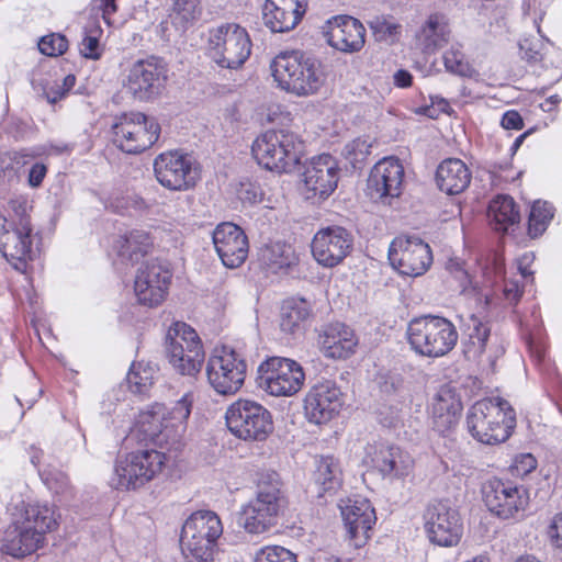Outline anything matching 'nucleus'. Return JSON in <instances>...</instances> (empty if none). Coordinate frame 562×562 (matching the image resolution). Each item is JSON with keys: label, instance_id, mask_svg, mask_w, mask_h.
<instances>
[{"label": "nucleus", "instance_id": "nucleus-53", "mask_svg": "<svg viewBox=\"0 0 562 562\" xmlns=\"http://www.w3.org/2000/svg\"><path fill=\"white\" fill-rule=\"evenodd\" d=\"M237 193L238 198L243 202H248L250 204L259 203L263 199V191L261 187L257 182L252 181L240 182Z\"/></svg>", "mask_w": 562, "mask_h": 562}, {"label": "nucleus", "instance_id": "nucleus-1", "mask_svg": "<svg viewBox=\"0 0 562 562\" xmlns=\"http://www.w3.org/2000/svg\"><path fill=\"white\" fill-rule=\"evenodd\" d=\"M288 506L283 482L276 471L259 474L255 497L241 506L237 524L247 533L261 535L278 524Z\"/></svg>", "mask_w": 562, "mask_h": 562}, {"label": "nucleus", "instance_id": "nucleus-59", "mask_svg": "<svg viewBox=\"0 0 562 562\" xmlns=\"http://www.w3.org/2000/svg\"><path fill=\"white\" fill-rule=\"evenodd\" d=\"M501 125L505 130L520 131L524 127V120L516 110H508L503 114Z\"/></svg>", "mask_w": 562, "mask_h": 562}, {"label": "nucleus", "instance_id": "nucleus-28", "mask_svg": "<svg viewBox=\"0 0 562 562\" xmlns=\"http://www.w3.org/2000/svg\"><path fill=\"white\" fill-rule=\"evenodd\" d=\"M342 406V393L334 381L325 380L311 387L304 400V411L311 423L331 420Z\"/></svg>", "mask_w": 562, "mask_h": 562}, {"label": "nucleus", "instance_id": "nucleus-10", "mask_svg": "<svg viewBox=\"0 0 562 562\" xmlns=\"http://www.w3.org/2000/svg\"><path fill=\"white\" fill-rule=\"evenodd\" d=\"M165 352L173 370L188 376H195L201 371L205 359L199 335L183 322H176L168 329Z\"/></svg>", "mask_w": 562, "mask_h": 562}, {"label": "nucleus", "instance_id": "nucleus-45", "mask_svg": "<svg viewBox=\"0 0 562 562\" xmlns=\"http://www.w3.org/2000/svg\"><path fill=\"white\" fill-rule=\"evenodd\" d=\"M445 68L448 72L460 76L471 77L473 68L467 61L460 47L452 45L442 56Z\"/></svg>", "mask_w": 562, "mask_h": 562}, {"label": "nucleus", "instance_id": "nucleus-3", "mask_svg": "<svg viewBox=\"0 0 562 562\" xmlns=\"http://www.w3.org/2000/svg\"><path fill=\"white\" fill-rule=\"evenodd\" d=\"M192 408V396L184 394L172 407L155 404L150 409L140 413L138 431L144 440L167 451H179L187 431L188 419Z\"/></svg>", "mask_w": 562, "mask_h": 562}, {"label": "nucleus", "instance_id": "nucleus-58", "mask_svg": "<svg viewBox=\"0 0 562 562\" xmlns=\"http://www.w3.org/2000/svg\"><path fill=\"white\" fill-rule=\"evenodd\" d=\"M449 102L439 95H430V106L425 109V114L429 117H437L440 113H449Z\"/></svg>", "mask_w": 562, "mask_h": 562}, {"label": "nucleus", "instance_id": "nucleus-47", "mask_svg": "<svg viewBox=\"0 0 562 562\" xmlns=\"http://www.w3.org/2000/svg\"><path fill=\"white\" fill-rule=\"evenodd\" d=\"M37 45L42 54L56 57L66 53L68 49V40L59 33H53L43 36Z\"/></svg>", "mask_w": 562, "mask_h": 562}, {"label": "nucleus", "instance_id": "nucleus-64", "mask_svg": "<svg viewBox=\"0 0 562 562\" xmlns=\"http://www.w3.org/2000/svg\"><path fill=\"white\" fill-rule=\"evenodd\" d=\"M533 260V255L525 254L521 256V258L518 259V270L520 273V278L525 279L527 277H532L533 272L528 269V265Z\"/></svg>", "mask_w": 562, "mask_h": 562}, {"label": "nucleus", "instance_id": "nucleus-46", "mask_svg": "<svg viewBox=\"0 0 562 562\" xmlns=\"http://www.w3.org/2000/svg\"><path fill=\"white\" fill-rule=\"evenodd\" d=\"M254 562H297L296 555L281 546H267L255 555Z\"/></svg>", "mask_w": 562, "mask_h": 562}, {"label": "nucleus", "instance_id": "nucleus-31", "mask_svg": "<svg viewBox=\"0 0 562 562\" xmlns=\"http://www.w3.org/2000/svg\"><path fill=\"white\" fill-rule=\"evenodd\" d=\"M327 43L342 53H357L366 43V29L358 20L349 15H338L328 21L325 33Z\"/></svg>", "mask_w": 562, "mask_h": 562}, {"label": "nucleus", "instance_id": "nucleus-29", "mask_svg": "<svg viewBox=\"0 0 562 562\" xmlns=\"http://www.w3.org/2000/svg\"><path fill=\"white\" fill-rule=\"evenodd\" d=\"M213 244L223 265L234 269L248 257V238L244 231L229 222L218 224L213 232Z\"/></svg>", "mask_w": 562, "mask_h": 562}, {"label": "nucleus", "instance_id": "nucleus-52", "mask_svg": "<svg viewBox=\"0 0 562 562\" xmlns=\"http://www.w3.org/2000/svg\"><path fill=\"white\" fill-rule=\"evenodd\" d=\"M370 26L379 41H389L395 37L401 30L400 24L384 18H375L371 21Z\"/></svg>", "mask_w": 562, "mask_h": 562}, {"label": "nucleus", "instance_id": "nucleus-62", "mask_svg": "<svg viewBox=\"0 0 562 562\" xmlns=\"http://www.w3.org/2000/svg\"><path fill=\"white\" fill-rule=\"evenodd\" d=\"M98 8L102 11V18L106 24H111L110 18L117 11L116 0H94Z\"/></svg>", "mask_w": 562, "mask_h": 562}, {"label": "nucleus", "instance_id": "nucleus-57", "mask_svg": "<svg viewBox=\"0 0 562 562\" xmlns=\"http://www.w3.org/2000/svg\"><path fill=\"white\" fill-rule=\"evenodd\" d=\"M548 537L554 548L562 550V513L553 517L548 528Z\"/></svg>", "mask_w": 562, "mask_h": 562}, {"label": "nucleus", "instance_id": "nucleus-13", "mask_svg": "<svg viewBox=\"0 0 562 562\" xmlns=\"http://www.w3.org/2000/svg\"><path fill=\"white\" fill-rule=\"evenodd\" d=\"M114 144L124 153L139 154L159 138L160 125L142 112L123 113L112 126Z\"/></svg>", "mask_w": 562, "mask_h": 562}, {"label": "nucleus", "instance_id": "nucleus-48", "mask_svg": "<svg viewBox=\"0 0 562 562\" xmlns=\"http://www.w3.org/2000/svg\"><path fill=\"white\" fill-rule=\"evenodd\" d=\"M45 485L55 494H67L70 491V482L66 473L59 470L40 471Z\"/></svg>", "mask_w": 562, "mask_h": 562}, {"label": "nucleus", "instance_id": "nucleus-42", "mask_svg": "<svg viewBox=\"0 0 562 562\" xmlns=\"http://www.w3.org/2000/svg\"><path fill=\"white\" fill-rule=\"evenodd\" d=\"M200 0H172L171 21L177 29L187 30L201 15Z\"/></svg>", "mask_w": 562, "mask_h": 562}, {"label": "nucleus", "instance_id": "nucleus-9", "mask_svg": "<svg viewBox=\"0 0 562 562\" xmlns=\"http://www.w3.org/2000/svg\"><path fill=\"white\" fill-rule=\"evenodd\" d=\"M223 533L220 517L211 510L193 513L183 524L180 546L189 562H212L217 539Z\"/></svg>", "mask_w": 562, "mask_h": 562}, {"label": "nucleus", "instance_id": "nucleus-38", "mask_svg": "<svg viewBox=\"0 0 562 562\" xmlns=\"http://www.w3.org/2000/svg\"><path fill=\"white\" fill-rule=\"evenodd\" d=\"M313 316L312 304L303 297H290L281 307V330L294 334L301 330L305 323Z\"/></svg>", "mask_w": 562, "mask_h": 562}, {"label": "nucleus", "instance_id": "nucleus-23", "mask_svg": "<svg viewBox=\"0 0 562 562\" xmlns=\"http://www.w3.org/2000/svg\"><path fill=\"white\" fill-rule=\"evenodd\" d=\"M391 265L403 276L424 274L432 262V254L427 243L418 237L395 239L389 249Z\"/></svg>", "mask_w": 562, "mask_h": 562}, {"label": "nucleus", "instance_id": "nucleus-12", "mask_svg": "<svg viewBox=\"0 0 562 562\" xmlns=\"http://www.w3.org/2000/svg\"><path fill=\"white\" fill-rule=\"evenodd\" d=\"M251 42L238 24H222L210 31L207 53L221 68L237 69L249 57Z\"/></svg>", "mask_w": 562, "mask_h": 562}, {"label": "nucleus", "instance_id": "nucleus-56", "mask_svg": "<svg viewBox=\"0 0 562 562\" xmlns=\"http://www.w3.org/2000/svg\"><path fill=\"white\" fill-rule=\"evenodd\" d=\"M79 52L86 58L99 59L101 57V49L98 36L86 32L79 44Z\"/></svg>", "mask_w": 562, "mask_h": 562}, {"label": "nucleus", "instance_id": "nucleus-6", "mask_svg": "<svg viewBox=\"0 0 562 562\" xmlns=\"http://www.w3.org/2000/svg\"><path fill=\"white\" fill-rule=\"evenodd\" d=\"M406 336L411 348L427 358L448 355L459 338L457 327L450 319L434 314L413 318L407 325Z\"/></svg>", "mask_w": 562, "mask_h": 562}, {"label": "nucleus", "instance_id": "nucleus-36", "mask_svg": "<svg viewBox=\"0 0 562 562\" xmlns=\"http://www.w3.org/2000/svg\"><path fill=\"white\" fill-rule=\"evenodd\" d=\"M450 30L443 14L432 13L422 24L415 34L419 48L426 54H432L449 41Z\"/></svg>", "mask_w": 562, "mask_h": 562}, {"label": "nucleus", "instance_id": "nucleus-22", "mask_svg": "<svg viewBox=\"0 0 562 562\" xmlns=\"http://www.w3.org/2000/svg\"><path fill=\"white\" fill-rule=\"evenodd\" d=\"M424 517L431 542L441 547H453L459 543L463 525L456 508L446 502H436L427 507Z\"/></svg>", "mask_w": 562, "mask_h": 562}, {"label": "nucleus", "instance_id": "nucleus-7", "mask_svg": "<svg viewBox=\"0 0 562 562\" xmlns=\"http://www.w3.org/2000/svg\"><path fill=\"white\" fill-rule=\"evenodd\" d=\"M166 461L164 451L147 446L120 453L114 462L110 484L121 491L138 490L161 473Z\"/></svg>", "mask_w": 562, "mask_h": 562}, {"label": "nucleus", "instance_id": "nucleus-61", "mask_svg": "<svg viewBox=\"0 0 562 562\" xmlns=\"http://www.w3.org/2000/svg\"><path fill=\"white\" fill-rule=\"evenodd\" d=\"M9 206L14 214L12 220H14L16 223H21L22 220L31 223L30 215L27 214V204L25 201L11 200Z\"/></svg>", "mask_w": 562, "mask_h": 562}, {"label": "nucleus", "instance_id": "nucleus-15", "mask_svg": "<svg viewBox=\"0 0 562 562\" xmlns=\"http://www.w3.org/2000/svg\"><path fill=\"white\" fill-rule=\"evenodd\" d=\"M305 373L294 360L272 357L258 368V386L272 396H292L304 385Z\"/></svg>", "mask_w": 562, "mask_h": 562}, {"label": "nucleus", "instance_id": "nucleus-54", "mask_svg": "<svg viewBox=\"0 0 562 562\" xmlns=\"http://www.w3.org/2000/svg\"><path fill=\"white\" fill-rule=\"evenodd\" d=\"M503 282V296L504 300L510 304L516 305L520 301L524 293V285L516 278H504Z\"/></svg>", "mask_w": 562, "mask_h": 562}, {"label": "nucleus", "instance_id": "nucleus-51", "mask_svg": "<svg viewBox=\"0 0 562 562\" xmlns=\"http://www.w3.org/2000/svg\"><path fill=\"white\" fill-rule=\"evenodd\" d=\"M344 153L346 158L356 166L370 155L371 145L366 139L356 138L345 146Z\"/></svg>", "mask_w": 562, "mask_h": 562}, {"label": "nucleus", "instance_id": "nucleus-25", "mask_svg": "<svg viewBox=\"0 0 562 562\" xmlns=\"http://www.w3.org/2000/svg\"><path fill=\"white\" fill-rule=\"evenodd\" d=\"M340 510L350 546L363 548L376 522L374 507L367 498H348L340 505Z\"/></svg>", "mask_w": 562, "mask_h": 562}, {"label": "nucleus", "instance_id": "nucleus-17", "mask_svg": "<svg viewBox=\"0 0 562 562\" xmlns=\"http://www.w3.org/2000/svg\"><path fill=\"white\" fill-rule=\"evenodd\" d=\"M154 175L170 191H188L200 180V169L192 156L179 150L159 154L154 159Z\"/></svg>", "mask_w": 562, "mask_h": 562}, {"label": "nucleus", "instance_id": "nucleus-16", "mask_svg": "<svg viewBox=\"0 0 562 562\" xmlns=\"http://www.w3.org/2000/svg\"><path fill=\"white\" fill-rule=\"evenodd\" d=\"M483 499L487 509L503 520L522 519L529 505V494L525 486L498 479L484 484Z\"/></svg>", "mask_w": 562, "mask_h": 562}, {"label": "nucleus", "instance_id": "nucleus-39", "mask_svg": "<svg viewBox=\"0 0 562 562\" xmlns=\"http://www.w3.org/2000/svg\"><path fill=\"white\" fill-rule=\"evenodd\" d=\"M151 246L153 240L147 232L134 229L119 238L117 252L121 257L137 262L149 251Z\"/></svg>", "mask_w": 562, "mask_h": 562}, {"label": "nucleus", "instance_id": "nucleus-40", "mask_svg": "<svg viewBox=\"0 0 562 562\" xmlns=\"http://www.w3.org/2000/svg\"><path fill=\"white\" fill-rule=\"evenodd\" d=\"M260 261L270 271L277 273L288 269L296 262L291 245L277 241L266 245L260 252Z\"/></svg>", "mask_w": 562, "mask_h": 562}, {"label": "nucleus", "instance_id": "nucleus-20", "mask_svg": "<svg viewBox=\"0 0 562 562\" xmlns=\"http://www.w3.org/2000/svg\"><path fill=\"white\" fill-rule=\"evenodd\" d=\"M171 281L172 270L168 263L147 261L135 276L134 291L138 303L148 307L160 305L168 295Z\"/></svg>", "mask_w": 562, "mask_h": 562}, {"label": "nucleus", "instance_id": "nucleus-43", "mask_svg": "<svg viewBox=\"0 0 562 562\" xmlns=\"http://www.w3.org/2000/svg\"><path fill=\"white\" fill-rule=\"evenodd\" d=\"M554 215V207L547 201H535L528 218V234L535 238L542 235Z\"/></svg>", "mask_w": 562, "mask_h": 562}, {"label": "nucleus", "instance_id": "nucleus-49", "mask_svg": "<svg viewBox=\"0 0 562 562\" xmlns=\"http://www.w3.org/2000/svg\"><path fill=\"white\" fill-rule=\"evenodd\" d=\"M483 277L490 285H494L506 278L504 258L497 254L488 257L483 268Z\"/></svg>", "mask_w": 562, "mask_h": 562}, {"label": "nucleus", "instance_id": "nucleus-55", "mask_svg": "<svg viewBox=\"0 0 562 562\" xmlns=\"http://www.w3.org/2000/svg\"><path fill=\"white\" fill-rule=\"evenodd\" d=\"M537 468V460L531 453H521L515 457L510 470L516 476H525Z\"/></svg>", "mask_w": 562, "mask_h": 562}, {"label": "nucleus", "instance_id": "nucleus-37", "mask_svg": "<svg viewBox=\"0 0 562 562\" xmlns=\"http://www.w3.org/2000/svg\"><path fill=\"white\" fill-rule=\"evenodd\" d=\"M313 480L317 486V497L334 495L342 484V471L339 461L331 456L322 457L317 461Z\"/></svg>", "mask_w": 562, "mask_h": 562}, {"label": "nucleus", "instance_id": "nucleus-21", "mask_svg": "<svg viewBox=\"0 0 562 562\" xmlns=\"http://www.w3.org/2000/svg\"><path fill=\"white\" fill-rule=\"evenodd\" d=\"M364 463L384 480H404L414 468L411 454L395 445L373 443L366 448Z\"/></svg>", "mask_w": 562, "mask_h": 562}, {"label": "nucleus", "instance_id": "nucleus-24", "mask_svg": "<svg viewBox=\"0 0 562 562\" xmlns=\"http://www.w3.org/2000/svg\"><path fill=\"white\" fill-rule=\"evenodd\" d=\"M464 357L477 363L482 369L493 370L496 360L504 353V348L492 339L491 326L475 315L468 324V339L463 344Z\"/></svg>", "mask_w": 562, "mask_h": 562}, {"label": "nucleus", "instance_id": "nucleus-41", "mask_svg": "<svg viewBox=\"0 0 562 562\" xmlns=\"http://www.w3.org/2000/svg\"><path fill=\"white\" fill-rule=\"evenodd\" d=\"M488 216L495 222V228L502 232H506L509 226L519 223L520 220L519 210L509 195H497L492 200Z\"/></svg>", "mask_w": 562, "mask_h": 562}, {"label": "nucleus", "instance_id": "nucleus-14", "mask_svg": "<svg viewBox=\"0 0 562 562\" xmlns=\"http://www.w3.org/2000/svg\"><path fill=\"white\" fill-rule=\"evenodd\" d=\"M246 371L244 357L226 346L216 348L206 364L209 383L222 395L238 392L245 382Z\"/></svg>", "mask_w": 562, "mask_h": 562}, {"label": "nucleus", "instance_id": "nucleus-35", "mask_svg": "<svg viewBox=\"0 0 562 562\" xmlns=\"http://www.w3.org/2000/svg\"><path fill=\"white\" fill-rule=\"evenodd\" d=\"M471 171L459 158H447L436 170V183L441 192L456 195L463 192L471 182Z\"/></svg>", "mask_w": 562, "mask_h": 562}, {"label": "nucleus", "instance_id": "nucleus-32", "mask_svg": "<svg viewBox=\"0 0 562 562\" xmlns=\"http://www.w3.org/2000/svg\"><path fill=\"white\" fill-rule=\"evenodd\" d=\"M307 9V0H266L262 8L265 25L273 33L293 30Z\"/></svg>", "mask_w": 562, "mask_h": 562}, {"label": "nucleus", "instance_id": "nucleus-27", "mask_svg": "<svg viewBox=\"0 0 562 562\" xmlns=\"http://www.w3.org/2000/svg\"><path fill=\"white\" fill-rule=\"evenodd\" d=\"M352 235L341 226L319 229L312 240V254L324 267L339 265L352 248Z\"/></svg>", "mask_w": 562, "mask_h": 562}, {"label": "nucleus", "instance_id": "nucleus-26", "mask_svg": "<svg viewBox=\"0 0 562 562\" xmlns=\"http://www.w3.org/2000/svg\"><path fill=\"white\" fill-rule=\"evenodd\" d=\"M340 178V168L337 159L329 154L313 157L305 166L303 181L307 199H327L334 193Z\"/></svg>", "mask_w": 562, "mask_h": 562}, {"label": "nucleus", "instance_id": "nucleus-30", "mask_svg": "<svg viewBox=\"0 0 562 562\" xmlns=\"http://www.w3.org/2000/svg\"><path fill=\"white\" fill-rule=\"evenodd\" d=\"M404 167L397 158L385 157L378 161L368 178L372 196L397 198L403 190Z\"/></svg>", "mask_w": 562, "mask_h": 562}, {"label": "nucleus", "instance_id": "nucleus-5", "mask_svg": "<svg viewBox=\"0 0 562 562\" xmlns=\"http://www.w3.org/2000/svg\"><path fill=\"white\" fill-rule=\"evenodd\" d=\"M467 427L471 436L485 445L505 442L516 427V414L502 397L483 398L468 411Z\"/></svg>", "mask_w": 562, "mask_h": 562}, {"label": "nucleus", "instance_id": "nucleus-4", "mask_svg": "<svg viewBox=\"0 0 562 562\" xmlns=\"http://www.w3.org/2000/svg\"><path fill=\"white\" fill-rule=\"evenodd\" d=\"M270 68L278 87L299 97L316 93L324 83L321 64L302 50L281 52Z\"/></svg>", "mask_w": 562, "mask_h": 562}, {"label": "nucleus", "instance_id": "nucleus-19", "mask_svg": "<svg viewBox=\"0 0 562 562\" xmlns=\"http://www.w3.org/2000/svg\"><path fill=\"white\" fill-rule=\"evenodd\" d=\"M32 225L25 220L16 223L0 215V251L20 272H25L27 261L33 259Z\"/></svg>", "mask_w": 562, "mask_h": 562}, {"label": "nucleus", "instance_id": "nucleus-34", "mask_svg": "<svg viewBox=\"0 0 562 562\" xmlns=\"http://www.w3.org/2000/svg\"><path fill=\"white\" fill-rule=\"evenodd\" d=\"M462 411V403L454 390L442 386L438 390L431 403L434 429L445 435L458 424Z\"/></svg>", "mask_w": 562, "mask_h": 562}, {"label": "nucleus", "instance_id": "nucleus-63", "mask_svg": "<svg viewBox=\"0 0 562 562\" xmlns=\"http://www.w3.org/2000/svg\"><path fill=\"white\" fill-rule=\"evenodd\" d=\"M47 101L52 104L58 102L59 100L64 99L66 97V92L63 90V88L59 87V83L56 82L54 86L49 87L44 92Z\"/></svg>", "mask_w": 562, "mask_h": 562}, {"label": "nucleus", "instance_id": "nucleus-11", "mask_svg": "<svg viewBox=\"0 0 562 562\" xmlns=\"http://www.w3.org/2000/svg\"><path fill=\"white\" fill-rule=\"evenodd\" d=\"M225 419L229 431L246 441H263L273 430L271 413L250 400H238L231 404Z\"/></svg>", "mask_w": 562, "mask_h": 562}, {"label": "nucleus", "instance_id": "nucleus-2", "mask_svg": "<svg viewBox=\"0 0 562 562\" xmlns=\"http://www.w3.org/2000/svg\"><path fill=\"white\" fill-rule=\"evenodd\" d=\"M57 527L55 510L47 504H22L19 515L8 526L1 538V550L14 558L35 552L44 535Z\"/></svg>", "mask_w": 562, "mask_h": 562}, {"label": "nucleus", "instance_id": "nucleus-60", "mask_svg": "<svg viewBox=\"0 0 562 562\" xmlns=\"http://www.w3.org/2000/svg\"><path fill=\"white\" fill-rule=\"evenodd\" d=\"M47 173V167L44 164L36 162L34 164L27 177V182L32 188H37L42 184L45 176Z\"/></svg>", "mask_w": 562, "mask_h": 562}, {"label": "nucleus", "instance_id": "nucleus-18", "mask_svg": "<svg viewBox=\"0 0 562 562\" xmlns=\"http://www.w3.org/2000/svg\"><path fill=\"white\" fill-rule=\"evenodd\" d=\"M166 63L151 56L133 64L125 81V88L135 99L149 101L161 94L168 79Z\"/></svg>", "mask_w": 562, "mask_h": 562}, {"label": "nucleus", "instance_id": "nucleus-8", "mask_svg": "<svg viewBox=\"0 0 562 562\" xmlns=\"http://www.w3.org/2000/svg\"><path fill=\"white\" fill-rule=\"evenodd\" d=\"M303 142L285 130H269L252 143L251 154L259 166L270 171L289 172L301 159Z\"/></svg>", "mask_w": 562, "mask_h": 562}, {"label": "nucleus", "instance_id": "nucleus-33", "mask_svg": "<svg viewBox=\"0 0 562 562\" xmlns=\"http://www.w3.org/2000/svg\"><path fill=\"white\" fill-rule=\"evenodd\" d=\"M317 342L325 358L340 360L355 353L358 338L353 329L337 322L324 327L318 335Z\"/></svg>", "mask_w": 562, "mask_h": 562}, {"label": "nucleus", "instance_id": "nucleus-44", "mask_svg": "<svg viewBox=\"0 0 562 562\" xmlns=\"http://www.w3.org/2000/svg\"><path fill=\"white\" fill-rule=\"evenodd\" d=\"M155 370L149 364L133 363L126 376L130 391L145 395L154 384Z\"/></svg>", "mask_w": 562, "mask_h": 562}, {"label": "nucleus", "instance_id": "nucleus-50", "mask_svg": "<svg viewBox=\"0 0 562 562\" xmlns=\"http://www.w3.org/2000/svg\"><path fill=\"white\" fill-rule=\"evenodd\" d=\"M40 155V151L34 148H21L19 150H10L4 154L3 161H8L7 169L18 171L25 165L30 164L34 158Z\"/></svg>", "mask_w": 562, "mask_h": 562}]
</instances>
